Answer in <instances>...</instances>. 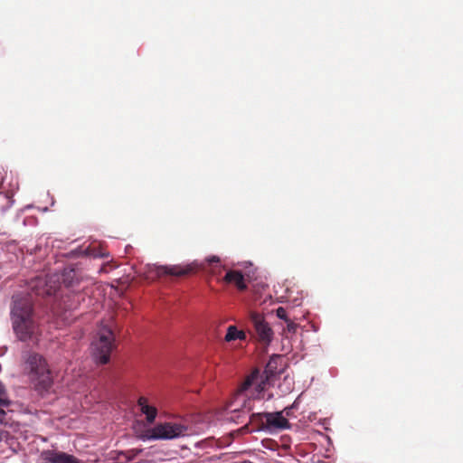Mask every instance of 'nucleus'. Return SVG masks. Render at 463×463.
I'll use <instances>...</instances> for the list:
<instances>
[{
  "label": "nucleus",
  "instance_id": "1",
  "mask_svg": "<svg viewBox=\"0 0 463 463\" xmlns=\"http://www.w3.org/2000/svg\"><path fill=\"white\" fill-rule=\"evenodd\" d=\"M10 320L13 332L19 341L27 342L33 339L38 330V322L29 297L23 294L12 297Z\"/></svg>",
  "mask_w": 463,
  "mask_h": 463
},
{
  "label": "nucleus",
  "instance_id": "2",
  "mask_svg": "<svg viewBox=\"0 0 463 463\" xmlns=\"http://www.w3.org/2000/svg\"><path fill=\"white\" fill-rule=\"evenodd\" d=\"M19 365L22 373L27 377L37 392L43 394L51 390L53 380L43 354L31 348H25L21 352Z\"/></svg>",
  "mask_w": 463,
  "mask_h": 463
},
{
  "label": "nucleus",
  "instance_id": "3",
  "mask_svg": "<svg viewBox=\"0 0 463 463\" xmlns=\"http://www.w3.org/2000/svg\"><path fill=\"white\" fill-rule=\"evenodd\" d=\"M80 283L77 272L74 269H65L61 274H53L46 279V294L48 296H62V303L65 310L78 308L85 295L80 289H72Z\"/></svg>",
  "mask_w": 463,
  "mask_h": 463
},
{
  "label": "nucleus",
  "instance_id": "4",
  "mask_svg": "<svg viewBox=\"0 0 463 463\" xmlns=\"http://www.w3.org/2000/svg\"><path fill=\"white\" fill-rule=\"evenodd\" d=\"M91 348L96 363L106 364L109 362L111 352L115 348V335L109 326H100L97 338L91 344Z\"/></svg>",
  "mask_w": 463,
  "mask_h": 463
},
{
  "label": "nucleus",
  "instance_id": "5",
  "mask_svg": "<svg viewBox=\"0 0 463 463\" xmlns=\"http://www.w3.org/2000/svg\"><path fill=\"white\" fill-rule=\"evenodd\" d=\"M187 428L182 424L165 422L156 425L142 438L143 440H168L184 436Z\"/></svg>",
  "mask_w": 463,
  "mask_h": 463
},
{
  "label": "nucleus",
  "instance_id": "6",
  "mask_svg": "<svg viewBox=\"0 0 463 463\" xmlns=\"http://www.w3.org/2000/svg\"><path fill=\"white\" fill-rule=\"evenodd\" d=\"M266 382L259 370H254L241 384L238 393L249 399H259Z\"/></svg>",
  "mask_w": 463,
  "mask_h": 463
},
{
  "label": "nucleus",
  "instance_id": "7",
  "mask_svg": "<svg viewBox=\"0 0 463 463\" xmlns=\"http://www.w3.org/2000/svg\"><path fill=\"white\" fill-rule=\"evenodd\" d=\"M250 317L253 328L252 336L261 345H269L274 337V332L269 324L264 317L257 313H251Z\"/></svg>",
  "mask_w": 463,
  "mask_h": 463
},
{
  "label": "nucleus",
  "instance_id": "8",
  "mask_svg": "<svg viewBox=\"0 0 463 463\" xmlns=\"http://www.w3.org/2000/svg\"><path fill=\"white\" fill-rule=\"evenodd\" d=\"M251 420H259L265 424L269 431L290 429V424L283 415V411L257 412L251 414Z\"/></svg>",
  "mask_w": 463,
  "mask_h": 463
},
{
  "label": "nucleus",
  "instance_id": "9",
  "mask_svg": "<svg viewBox=\"0 0 463 463\" xmlns=\"http://www.w3.org/2000/svg\"><path fill=\"white\" fill-rule=\"evenodd\" d=\"M41 458L47 463H79L74 456L53 449L42 451Z\"/></svg>",
  "mask_w": 463,
  "mask_h": 463
},
{
  "label": "nucleus",
  "instance_id": "10",
  "mask_svg": "<svg viewBox=\"0 0 463 463\" xmlns=\"http://www.w3.org/2000/svg\"><path fill=\"white\" fill-rule=\"evenodd\" d=\"M137 404L140 408L141 412L144 415H146L147 423H153L157 415L156 408L155 406L149 405L147 402V399L145 397H140L137 401Z\"/></svg>",
  "mask_w": 463,
  "mask_h": 463
},
{
  "label": "nucleus",
  "instance_id": "11",
  "mask_svg": "<svg viewBox=\"0 0 463 463\" xmlns=\"http://www.w3.org/2000/svg\"><path fill=\"white\" fill-rule=\"evenodd\" d=\"M152 269H155L156 276H161L164 274L182 276L186 273L184 269L177 266H157L154 264Z\"/></svg>",
  "mask_w": 463,
  "mask_h": 463
},
{
  "label": "nucleus",
  "instance_id": "12",
  "mask_svg": "<svg viewBox=\"0 0 463 463\" xmlns=\"http://www.w3.org/2000/svg\"><path fill=\"white\" fill-rule=\"evenodd\" d=\"M225 280L229 283L234 284L239 289L243 290L246 288L244 277L241 271L230 270L225 274Z\"/></svg>",
  "mask_w": 463,
  "mask_h": 463
},
{
  "label": "nucleus",
  "instance_id": "13",
  "mask_svg": "<svg viewBox=\"0 0 463 463\" xmlns=\"http://www.w3.org/2000/svg\"><path fill=\"white\" fill-rule=\"evenodd\" d=\"M12 403L5 385L0 381V406H11Z\"/></svg>",
  "mask_w": 463,
  "mask_h": 463
},
{
  "label": "nucleus",
  "instance_id": "14",
  "mask_svg": "<svg viewBox=\"0 0 463 463\" xmlns=\"http://www.w3.org/2000/svg\"><path fill=\"white\" fill-rule=\"evenodd\" d=\"M240 334L241 330H238L235 326H230L227 329L225 340L227 342L237 340Z\"/></svg>",
  "mask_w": 463,
  "mask_h": 463
},
{
  "label": "nucleus",
  "instance_id": "15",
  "mask_svg": "<svg viewBox=\"0 0 463 463\" xmlns=\"http://www.w3.org/2000/svg\"><path fill=\"white\" fill-rule=\"evenodd\" d=\"M265 373L267 374L266 379L269 378V375H274L277 373L276 371V359H270L266 366Z\"/></svg>",
  "mask_w": 463,
  "mask_h": 463
},
{
  "label": "nucleus",
  "instance_id": "16",
  "mask_svg": "<svg viewBox=\"0 0 463 463\" xmlns=\"http://www.w3.org/2000/svg\"><path fill=\"white\" fill-rule=\"evenodd\" d=\"M90 252L88 250V249L86 250H82L80 247L73 250H71L69 253H68V256L71 257V258H74V257H79V256H83V255H89Z\"/></svg>",
  "mask_w": 463,
  "mask_h": 463
},
{
  "label": "nucleus",
  "instance_id": "17",
  "mask_svg": "<svg viewBox=\"0 0 463 463\" xmlns=\"http://www.w3.org/2000/svg\"><path fill=\"white\" fill-rule=\"evenodd\" d=\"M10 406H0V424L6 425L8 422L6 409Z\"/></svg>",
  "mask_w": 463,
  "mask_h": 463
},
{
  "label": "nucleus",
  "instance_id": "18",
  "mask_svg": "<svg viewBox=\"0 0 463 463\" xmlns=\"http://www.w3.org/2000/svg\"><path fill=\"white\" fill-rule=\"evenodd\" d=\"M276 316L279 318L284 320L285 322L288 321L289 318L288 317L287 311L284 307H279L276 310Z\"/></svg>",
  "mask_w": 463,
  "mask_h": 463
},
{
  "label": "nucleus",
  "instance_id": "19",
  "mask_svg": "<svg viewBox=\"0 0 463 463\" xmlns=\"http://www.w3.org/2000/svg\"><path fill=\"white\" fill-rule=\"evenodd\" d=\"M286 324H287L286 330L289 334H295L297 331V328H298V325L290 319L288 321H287Z\"/></svg>",
  "mask_w": 463,
  "mask_h": 463
},
{
  "label": "nucleus",
  "instance_id": "20",
  "mask_svg": "<svg viewBox=\"0 0 463 463\" xmlns=\"http://www.w3.org/2000/svg\"><path fill=\"white\" fill-rule=\"evenodd\" d=\"M12 196H13V193H12V194H9V193H8V194H6V198H7V200H8V205H7L6 207H4V208L2 209V211H3V212L7 211V210H8L9 208H11V207H12V205L14 204V200H13V199H12Z\"/></svg>",
  "mask_w": 463,
  "mask_h": 463
},
{
  "label": "nucleus",
  "instance_id": "21",
  "mask_svg": "<svg viewBox=\"0 0 463 463\" xmlns=\"http://www.w3.org/2000/svg\"><path fill=\"white\" fill-rule=\"evenodd\" d=\"M219 258L217 256H211L209 258L206 259V261L209 263V264H213V263H217L219 262Z\"/></svg>",
  "mask_w": 463,
  "mask_h": 463
},
{
  "label": "nucleus",
  "instance_id": "22",
  "mask_svg": "<svg viewBox=\"0 0 463 463\" xmlns=\"http://www.w3.org/2000/svg\"><path fill=\"white\" fill-rule=\"evenodd\" d=\"M291 411H292V407H287L285 408L282 411H283V415L285 417H289L291 415Z\"/></svg>",
  "mask_w": 463,
  "mask_h": 463
},
{
  "label": "nucleus",
  "instance_id": "23",
  "mask_svg": "<svg viewBox=\"0 0 463 463\" xmlns=\"http://www.w3.org/2000/svg\"><path fill=\"white\" fill-rule=\"evenodd\" d=\"M246 338V334L241 330V334L239 335L238 339L243 340Z\"/></svg>",
  "mask_w": 463,
  "mask_h": 463
},
{
  "label": "nucleus",
  "instance_id": "24",
  "mask_svg": "<svg viewBox=\"0 0 463 463\" xmlns=\"http://www.w3.org/2000/svg\"><path fill=\"white\" fill-rule=\"evenodd\" d=\"M3 184H0V189L2 188Z\"/></svg>",
  "mask_w": 463,
  "mask_h": 463
}]
</instances>
